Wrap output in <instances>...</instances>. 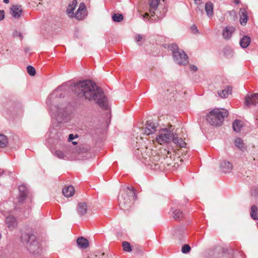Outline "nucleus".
Returning a JSON list of instances; mask_svg holds the SVG:
<instances>
[{
	"instance_id": "c9c22d12",
	"label": "nucleus",
	"mask_w": 258,
	"mask_h": 258,
	"mask_svg": "<svg viewBox=\"0 0 258 258\" xmlns=\"http://www.w3.org/2000/svg\"><path fill=\"white\" fill-rule=\"evenodd\" d=\"M27 71L28 73L31 76H34L36 74L35 68L31 66H28L27 67Z\"/></svg>"
},
{
	"instance_id": "aec40b11",
	"label": "nucleus",
	"mask_w": 258,
	"mask_h": 258,
	"mask_svg": "<svg viewBox=\"0 0 258 258\" xmlns=\"http://www.w3.org/2000/svg\"><path fill=\"white\" fill-rule=\"evenodd\" d=\"M220 167L225 173L230 172L232 169V164L229 161H223L220 164Z\"/></svg>"
},
{
	"instance_id": "c03bdc74",
	"label": "nucleus",
	"mask_w": 258,
	"mask_h": 258,
	"mask_svg": "<svg viewBox=\"0 0 258 258\" xmlns=\"http://www.w3.org/2000/svg\"><path fill=\"white\" fill-rule=\"evenodd\" d=\"M4 173H5V174L8 173V174H10V173L9 171H6L4 172L3 170L0 169V176L2 175V174Z\"/></svg>"
},
{
	"instance_id": "473e14b6",
	"label": "nucleus",
	"mask_w": 258,
	"mask_h": 258,
	"mask_svg": "<svg viewBox=\"0 0 258 258\" xmlns=\"http://www.w3.org/2000/svg\"><path fill=\"white\" fill-rule=\"evenodd\" d=\"M168 49L170 50L172 52V55H174V52H177L180 50L178 48V46L176 44H170L168 45Z\"/></svg>"
},
{
	"instance_id": "b1692460",
	"label": "nucleus",
	"mask_w": 258,
	"mask_h": 258,
	"mask_svg": "<svg viewBox=\"0 0 258 258\" xmlns=\"http://www.w3.org/2000/svg\"><path fill=\"white\" fill-rule=\"evenodd\" d=\"M172 217L175 220L181 221L184 218V214L179 210H175L172 213Z\"/></svg>"
},
{
	"instance_id": "ea45409f",
	"label": "nucleus",
	"mask_w": 258,
	"mask_h": 258,
	"mask_svg": "<svg viewBox=\"0 0 258 258\" xmlns=\"http://www.w3.org/2000/svg\"><path fill=\"white\" fill-rule=\"evenodd\" d=\"M5 18L4 11L3 10L0 11V21L3 20Z\"/></svg>"
},
{
	"instance_id": "864d4df0",
	"label": "nucleus",
	"mask_w": 258,
	"mask_h": 258,
	"mask_svg": "<svg viewBox=\"0 0 258 258\" xmlns=\"http://www.w3.org/2000/svg\"><path fill=\"white\" fill-rule=\"evenodd\" d=\"M28 50V49H25V51L27 52Z\"/></svg>"
},
{
	"instance_id": "393cba45",
	"label": "nucleus",
	"mask_w": 258,
	"mask_h": 258,
	"mask_svg": "<svg viewBox=\"0 0 258 258\" xmlns=\"http://www.w3.org/2000/svg\"><path fill=\"white\" fill-rule=\"evenodd\" d=\"M213 5L211 2H208L205 5V11L207 16L211 17L213 15Z\"/></svg>"
},
{
	"instance_id": "1a4fd4ad",
	"label": "nucleus",
	"mask_w": 258,
	"mask_h": 258,
	"mask_svg": "<svg viewBox=\"0 0 258 258\" xmlns=\"http://www.w3.org/2000/svg\"><path fill=\"white\" fill-rule=\"evenodd\" d=\"M173 57L174 60L179 64L185 65L188 62L187 56L182 50L177 52H174Z\"/></svg>"
},
{
	"instance_id": "a878e982",
	"label": "nucleus",
	"mask_w": 258,
	"mask_h": 258,
	"mask_svg": "<svg viewBox=\"0 0 258 258\" xmlns=\"http://www.w3.org/2000/svg\"><path fill=\"white\" fill-rule=\"evenodd\" d=\"M172 141L176 145H178L180 147H184L186 143L185 142L180 138H178L177 136H175V135H173Z\"/></svg>"
},
{
	"instance_id": "c756f323",
	"label": "nucleus",
	"mask_w": 258,
	"mask_h": 258,
	"mask_svg": "<svg viewBox=\"0 0 258 258\" xmlns=\"http://www.w3.org/2000/svg\"><path fill=\"white\" fill-rule=\"evenodd\" d=\"M87 150L85 148L79 149L78 151H77V153L76 155L74 157L75 159L81 160L85 157L84 154H86Z\"/></svg>"
},
{
	"instance_id": "79ce46f5",
	"label": "nucleus",
	"mask_w": 258,
	"mask_h": 258,
	"mask_svg": "<svg viewBox=\"0 0 258 258\" xmlns=\"http://www.w3.org/2000/svg\"><path fill=\"white\" fill-rule=\"evenodd\" d=\"M190 69L191 70H192L194 72L197 71L198 70V68L196 66H194V65H191Z\"/></svg>"
},
{
	"instance_id": "cd10ccee",
	"label": "nucleus",
	"mask_w": 258,
	"mask_h": 258,
	"mask_svg": "<svg viewBox=\"0 0 258 258\" xmlns=\"http://www.w3.org/2000/svg\"><path fill=\"white\" fill-rule=\"evenodd\" d=\"M240 23L242 25H245L247 21V15L245 10H241L240 13Z\"/></svg>"
},
{
	"instance_id": "7c9ffc66",
	"label": "nucleus",
	"mask_w": 258,
	"mask_h": 258,
	"mask_svg": "<svg viewBox=\"0 0 258 258\" xmlns=\"http://www.w3.org/2000/svg\"><path fill=\"white\" fill-rule=\"evenodd\" d=\"M234 144L236 147L242 150L245 149V145L242 139L237 138L234 140Z\"/></svg>"
},
{
	"instance_id": "49530a36",
	"label": "nucleus",
	"mask_w": 258,
	"mask_h": 258,
	"mask_svg": "<svg viewBox=\"0 0 258 258\" xmlns=\"http://www.w3.org/2000/svg\"><path fill=\"white\" fill-rule=\"evenodd\" d=\"M178 231L180 232V230L179 229L175 230L174 234L176 236H178Z\"/></svg>"
},
{
	"instance_id": "f8f14e48",
	"label": "nucleus",
	"mask_w": 258,
	"mask_h": 258,
	"mask_svg": "<svg viewBox=\"0 0 258 258\" xmlns=\"http://www.w3.org/2000/svg\"><path fill=\"white\" fill-rule=\"evenodd\" d=\"M157 125L150 120H148L146 122V127L142 129V131L145 134L150 135L153 134L157 130Z\"/></svg>"
},
{
	"instance_id": "58836bf2",
	"label": "nucleus",
	"mask_w": 258,
	"mask_h": 258,
	"mask_svg": "<svg viewBox=\"0 0 258 258\" xmlns=\"http://www.w3.org/2000/svg\"><path fill=\"white\" fill-rule=\"evenodd\" d=\"M190 29L191 30V31L194 34H196L197 33H198V29H197V27L196 25H192L191 27H190Z\"/></svg>"
},
{
	"instance_id": "bb28decb",
	"label": "nucleus",
	"mask_w": 258,
	"mask_h": 258,
	"mask_svg": "<svg viewBox=\"0 0 258 258\" xmlns=\"http://www.w3.org/2000/svg\"><path fill=\"white\" fill-rule=\"evenodd\" d=\"M243 126V122L240 120H235L233 121L232 127L233 130L236 132H239Z\"/></svg>"
},
{
	"instance_id": "6e6552de",
	"label": "nucleus",
	"mask_w": 258,
	"mask_h": 258,
	"mask_svg": "<svg viewBox=\"0 0 258 258\" xmlns=\"http://www.w3.org/2000/svg\"><path fill=\"white\" fill-rule=\"evenodd\" d=\"M61 95V94L59 93L58 90H55L48 97L46 100V103L52 111H55V108H56L55 103L56 97L59 95V97H60Z\"/></svg>"
},
{
	"instance_id": "603ef678",
	"label": "nucleus",
	"mask_w": 258,
	"mask_h": 258,
	"mask_svg": "<svg viewBox=\"0 0 258 258\" xmlns=\"http://www.w3.org/2000/svg\"><path fill=\"white\" fill-rule=\"evenodd\" d=\"M72 143H73V144H77V143L76 142H73Z\"/></svg>"
},
{
	"instance_id": "f257e3e1",
	"label": "nucleus",
	"mask_w": 258,
	"mask_h": 258,
	"mask_svg": "<svg viewBox=\"0 0 258 258\" xmlns=\"http://www.w3.org/2000/svg\"><path fill=\"white\" fill-rule=\"evenodd\" d=\"M74 90L80 98L89 101H96L101 108L105 109L108 108L107 99L104 92L92 81L87 80L78 82L74 85Z\"/></svg>"
},
{
	"instance_id": "de8ad7c7",
	"label": "nucleus",
	"mask_w": 258,
	"mask_h": 258,
	"mask_svg": "<svg viewBox=\"0 0 258 258\" xmlns=\"http://www.w3.org/2000/svg\"><path fill=\"white\" fill-rule=\"evenodd\" d=\"M232 1L236 4H239L240 3V0H232Z\"/></svg>"
},
{
	"instance_id": "2eb2a0df",
	"label": "nucleus",
	"mask_w": 258,
	"mask_h": 258,
	"mask_svg": "<svg viewBox=\"0 0 258 258\" xmlns=\"http://www.w3.org/2000/svg\"><path fill=\"white\" fill-rule=\"evenodd\" d=\"M6 223L10 230L15 229L18 225L16 218L13 216H9L6 218Z\"/></svg>"
},
{
	"instance_id": "39448f33",
	"label": "nucleus",
	"mask_w": 258,
	"mask_h": 258,
	"mask_svg": "<svg viewBox=\"0 0 258 258\" xmlns=\"http://www.w3.org/2000/svg\"><path fill=\"white\" fill-rule=\"evenodd\" d=\"M160 2V0L149 1V12L151 15V17L156 16L157 20H160L163 18L166 12V11H163L161 13V12H159L157 9Z\"/></svg>"
},
{
	"instance_id": "412c9836",
	"label": "nucleus",
	"mask_w": 258,
	"mask_h": 258,
	"mask_svg": "<svg viewBox=\"0 0 258 258\" xmlns=\"http://www.w3.org/2000/svg\"><path fill=\"white\" fill-rule=\"evenodd\" d=\"M75 188L72 185L65 187L62 189V194L66 197H71L74 194Z\"/></svg>"
},
{
	"instance_id": "4be33fe9",
	"label": "nucleus",
	"mask_w": 258,
	"mask_h": 258,
	"mask_svg": "<svg viewBox=\"0 0 258 258\" xmlns=\"http://www.w3.org/2000/svg\"><path fill=\"white\" fill-rule=\"evenodd\" d=\"M232 91V87L228 86L224 90L218 92V94L221 98H226L229 94H231Z\"/></svg>"
},
{
	"instance_id": "f3484780",
	"label": "nucleus",
	"mask_w": 258,
	"mask_h": 258,
	"mask_svg": "<svg viewBox=\"0 0 258 258\" xmlns=\"http://www.w3.org/2000/svg\"><path fill=\"white\" fill-rule=\"evenodd\" d=\"M235 31V29L232 26H227L223 30L222 36L225 39H229Z\"/></svg>"
},
{
	"instance_id": "2f4dec72",
	"label": "nucleus",
	"mask_w": 258,
	"mask_h": 258,
	"mask_svg": "<svg viewBox=\"0 0 258 258\" xmlns=\"http://www.w3.org/2000/svg\"><path fill=\"white\" fill-rule=\"evenodd\" d=\"M8 143V139L4 135L0 134V148H4L7 146Z\"/></svg>"
},
{
	"instance_id": "9b49d317",
	"label": "nucleus",
	"mask_w": 258,
	"mask_h": 258,
	"mask_svg": "<svg viewBox=\"0 0 258 258\" xmlns=\"http://www.w3.org/2000/svg\"><path fill=\"white\" fill-rule=\"evenodd\" d=\"M256 104H258V93L247 94L245 97L244 104L246 106L249 107L251 105H255Z\"/></svg>"
},
{
	"instance_id": "9d476101",
	"label": "nucleus",
	"mask_w": 258,
	"mask_h": 258,
	"mask_svg": "<svg viewBox=\"0 0 258 258\" xmlns=\"http://www.w3.org/2000/svg\"><path fill=\"white\" fill-rule=\"evenodd\" d=\"M87 11L85 4L81 3L77 11L75 13L74 18L78 20H83L87 16Z\"/></svg>"
},
{
	"instance_id": "8fccbe9b",
	"label": "nucleus",
	"mask_w": 258,
	"mask_h": 258,
	"mask_svg": "<svg viewBox=\"0 0 258 258\" xmlns=\"http://www.w3.org/2000/svg\"><path fill=\"white\" fill-rule=\"evenodd\" d=\"M201 0H194L195 1V3L196 4H198V2H201Z\"/></svg>"
},
{
	"instance_id": "6ab92c4d",
	"label": "nucleus",
	"mask_w": 258,
	"mask_h": 258,
	"mask_svg": "<svg viewBox=\"0 0 258 258\" xmlns=\"http://www.w3.org/2000/svg\"><path fill=\"white\" fill-rule=\"evenodd\" d=\"M77 243L79 247L81 249H86L89 246V241L86 238L83 237L78 238Z\"/></svg>"
},
{
	"instance_id": "4c0bfd02",
	"label": "nucleus",
	"mask_w": 258,
	"mask_h": 258,
	"mask_svg": "<svg viewBox=\"0 0 258 258\" xmlns=\"http://www.w3.org/2000/svg\"><path fill=\"white\" fill-rule=\"evenodd\" d=\"M190 250V247L188 244H184L182 247L181 251L184 253H187Z\"/></svg>"
},
{
	"instance_id": "a18cd8bd",
	"label": "nucleus",
	"mask_w": 258,
	"mask_h": 258,
	"mask_svg": "<svg viewBox=\"0 0 258 258\" xmlns=\"http://www.w3.org/2000/svg\"><path fill=\"white\" fill-rule=\"evenodd\" d=\"M149 17H150V15H149V13H146L143 16L144 18H147V19H148Z\"/></svg>"
},
{
	"instance_id": "423d86ee",
	"label": "nucleus",
	"mask_w": 258,
	"mask_h": 258,
	"mask_svg": "<svg viewBox=\"0 0 258 258\" xmlns=\"http://www.w3.org/2000/svg\"><path fill=\"white\" fill-rule=\"evenodd\" d=\"M173 135L170 131L165 128L159 132L156 140L160 145L168 143L172 141Z\"/></svg>"
},
{
	"instance_id": "72a5a7b5",
	"label": "nucleus",
	"mask_w": 258,
	"mask_h": 258,
	"mask_svg": "<svg viewBox=\"0 0 258 258\" xmlns=\"http://www.w3.org/2000/svg\"><path fill=\"white\" fill-rule=\"evenodd\" d=\"M123 19L122 14H114L112 15V20L114 22H121Z\"/></svg>"
},
{
	"instance_id": "5701e85b",
	"label": "nucleus",
	"mask_w": 258,
	"mask_h": 258,
	"mask_svg": "<svg viewBox=\"0 0 258 258\" xmlns=\"http://www.w3.org/2000/svg\"><path fill=\"white\" fill-rule=\"evenodd\" d=\"M251 42L250 37L245 35L240 40L239 44L240 46L243 48H245L248 46Z\"/></svg>"
},
{
	"instance_id": "3c124183",
	"label": "nucleus",
	"mask_w": 258,
	"mask_h": 258,
	"mask_svg": "<svg viewBox=\"0 0 258 258\" xmlns=\"http://www.w3.org/2000/svg\"><path fill=\"white\" fill-rule=\"evenodd\" d=\"M157 20L156 19H155L154 20L153 19H151L150 21L152 22H155V21Z\"/></svg>"
},
{
	"instance_id": "f704fd0d",
	"label": "nucleus",
	"mask_w": 258,
	"mask_h": 258,
	"mask_svg": "<svg viewBox=\"0 0 258 258\" xmlns=\"http://www.w3.org/2000/svg\"><path fill=\"white\" fill-rule=\"evenodd\" d=\"M123 249L124 251L130 252L132 251V248L130 244L126 241H123L122 243Z\"/></svg>"
},
{
	"instance_id": "4468645a",
	"label": "nucleus",
	"mask_w": 258,
	"mask_h": 258,
	"mask_svg": "<svg viewBox=\"0 0 258 258\" xmlns=\"http://www.w3.org/2000/svg\"><path fill=\"white\" fill-rule=\"evenodd\" d=\"M11 14L15 19H19L22 15L23 10L21 6L13 5L11 9Z\"/></svg>"
},
{
	"instance_id": "dca6fc26",
	"label": "nucleus",
	"mask_w": 258,
	"mask_h": 258,
	"mask_svg": "<svg viewBox=\"0 0 258 258\" xmlns=\"http://www.w3.org/2000/svg\"><path fill=\"white\" fill-rule=\"evenodd\" d=\"M77 5V1L73 0L67 8V14L70 18H74L75 13L74 12Z\"/></svg>"
},
{
	"instance_id": "20e7f679",
	"label": "nucleus",
	"mask_w": 258,
	"mask_h": 258,
	"mask_svg": "<svg viewBox=\"0 0 258 258\" xmlns=\"http://www.w3.org/2000/svg\"><path fill=\"white\" fill-rule=\"evenodd\" d=\"M26 239H27L26 246L30 253L36 255L42 252V247L36 240L34 235L26 234Z\"/></svg>"
},
{
	"instance_id": "f03ea898",
	"label": "nucleus",
	"mask_w": 258,
	"mask_h": 258,
	"mask_svg": "<svg viewBox=\"0 0 258 258\" xmlns=\"http://www.w3.org/2000/svg\"><path fill=\"white\" fill-rule=\"evenodd\" d=\"M137 198L136 192L132 187H123L120 191L118 201L120 208L123 210H127L131 206L132 199Z\"/></svg>"
},
{
	"instance_id": "5fc2aeb1",
	"label": "nucleus",
	"mask_w": 258,
	"mask_h": 258,
	"mask_svg": "<svg viewBox=\"0 0 258 258\" xmlns=\"http://www.w3.org/2000/svg\"><path fill=\"white\" fill-rule=\"evenodd\" d=\"M224 53H225V54L226 55H227L226 52L225 51Z\"/></svg>"
},
{
	"instance_id": "a211bd4d",
	"label": "nucleus",
	"mask_w": 258,
	"mask_h": 258,
	"mask_svg": "<svg viewBox=\"0 0 258 258\" xmlns=\"http://www.w3.org/2000/svg\"><path fill=\"white\" fill-rule=\"evenodd\" d=\"M88 207L86 203L81 202L78 204L77 212L80 216H82L87 213Z\"/></svg>"
},
{
	"instance_id": "09e8293b",
	"label": "nucleus",
	"mask_w": 258,
	"mask_h": 258,
	"mask_svg": "<svg viewBox=\"0 0 258 258\" xmlns=\"http://www.w3.org/2000/svg\"><path fill=\"white\" fill-rule=\"evenodd\" d=\"M3 2L5 4H8L9 2V0H3Z\"/></svg>"
},
{
	"instance_id": "ddd939ff",
	"label": "nucleus",
	"mask_w": 258,
	"mask_h": 258,
	"mask_svg": "<svg viewBox=\"0 0 258 258\" xmlns=\"http://www.w3.org/2000/svg\"><path fill=\"white\" fill-rule=\"evenodd\" d=\"M19 196L18 198L19 202L23 203L27 197H28L29 191L26 185L24 184L20 185L19 186Z\"/></svg>"
},
{
	"instance_id": "37998d69",
	"label": "nucleus",
	"mask_w": 258,
	"mask_h": 258,
	"mask_svg": "<svg viewBox=\"0 0 258 258\" xmlns=\"http://www.w3.org/2000/svg\"><path fill=\"white\" fill-rule=\"evenodd\" d=\"M74 139V136L73 134H70L69 136V141H72Z\"/></svg>"
},
{
	"instance_id": "7ed1b4c3",
	"label": "nucleus",
	"mask_w": 258,
	"mask_h": 258,
	"mask_svg": "<svg viewBox=\"0 0 258 258\" xmlns=\"http://www.w3.org/2000/svg\"><path fill=\"white\" fill-rule=\"evenodd\" d=\"M228 114V111L225 109L215 108L207 115L206 119L212 125L220 126L223 123L224 118L227 116Z\"/></svg>"
},
{
	"instance_id": "0eeeda50",
	"label": "nucleus",
	"mask_w": 258,
	"mask_h": 258,
	"mask_svg": "<svg viewBox=\"0 0 258 258\" xmlns=\"http://www.w3.org/2000/svg\"><path fill=\"white\" fill-rule=\"evenodd\" d=\"M160 160V158L159 155L156 154L150 157L149 161H147V163H146V164L150 166V168L152 169H159L162 168Z\"/></svg>"
},
{
	"instance_id": "c85d7f7f",
	"label": "nucleus",
	"mask_w": 258,
	"mask_h": 258,
	"mask_svg": "<svg viewBox=\"0 0 258 258\" xmlns=\"http://www.w3.org/2000/svg\"><path fill=\"white\" fill-rule=\"evenodd\" d=\"M250 217L254 220H258V208L253 205L250 209Z\"/></svg>"
},
{
	"instance_id": "e433bc0d",
	"label": "nucleus",
	"mask_w": 258,
	"mask_h": 258,
	"mask_svg": "<svg viewBox=\"0 0 258 258\" xmlns=\"http://www.w3.org/2000/svg\"><path fill=\"white\" fill-rule=\"evenodd\" d=\"M55 155L59 159H66V155H64V153L60 150L56 151L55 152Z\"/></svg>"
},
{
	"instance_id": "a19ab883",
	"label": "nucleus",
	"mask_w": 258,
	"mask_h": 258,
	"mask_svg": "<svg viewBox=\"0 0 258 258\" xmlns=\"http://www.w3.org/2000/svg\"><path fill=\"white\" fill-rule=\"evenodd\" d=\"M142 38H143V37L141 35H140V34L136 35V38H135L137 42H139V41H141Z\"/></svg>"
}]
</instances>
